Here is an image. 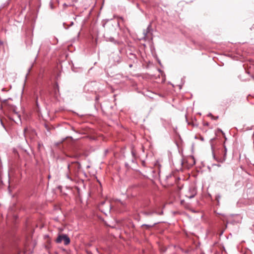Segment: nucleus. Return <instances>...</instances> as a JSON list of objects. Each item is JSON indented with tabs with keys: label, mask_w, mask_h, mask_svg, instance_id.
I'll list each match as a JSON object with an SVG mask.
<instances>
[{
	"label": "nucleus",
	"mask_w": 254,
	"mask_h": 254,
	"mask_svg": "<svg viewBox=\"0 0 254 254\" xmlns=\"http://www.w3.org/2000/svg\"><path fill=\"white\" fill-rule=\"evenodd\" d=\"M196 194V190L195 189L191 187L188 189V190L185 193V196L189 198H192Z\"/></svg>",
	"instance_id": "obj_2"
},
{
	"label": "nucleus",
	"mask_w": 254,
	"mask_h": 254,
	"mask_svg": "<svg viewBox=\"0 0 254 254\" xmlns=\"http://www.w3.org/2000/svg\"><path fill=\"white\" fill-rule=\"evenodd\" d=\"M58 243H61L64 242V244L67 245L70 243V239L66 235H61L58 236L56 240Z\"/></svg>",
	"instance_id": "obj_1"
},
{
	"label": "nucleus",
	"mask_w": 254,
	"mask_h": 254,
	"mask_svg": "<svg viewBox=\"0 0 254 254\" xmlns=\"http://www.w3.org/2000/svg\"><path fill=\"white\" fill-rule=\"evenodd\" d=\"M12 118H13V120L16 123H17V121L16 120V118H17L18 120L20 122L21 121V119H20V115H19L17 113H15L13 116H12Z\"/></svg>",
	"instance_id": "obj_3"
},
{
	"label": "nucleus",
	"mask_w": 254,
	"mask_h": 254,
	"mask_svg": "<svg viewBox=\"0 0 254 254\" xmlns=\"http://www.w3.org/2000/svg\"><path fill=\"white\" fill-rule=\"evenodd\" d=\"M67 178H68V179H70V177H69V176L67 175Z\"/></svg>",
	"instance_id": "obj_4"
}]
</instances>
